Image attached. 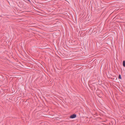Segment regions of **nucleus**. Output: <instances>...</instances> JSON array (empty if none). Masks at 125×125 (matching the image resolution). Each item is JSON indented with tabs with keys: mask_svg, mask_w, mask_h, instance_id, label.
<instances>
[{
	"mask_svg": "<svg viewBox=\"0 0 125 125\" xmlns=\"http://www.w3.org/2000/svg\"><path fill=\"white\" fill-rule=\"evenodd\" d=\"M118 78L119 79H121V75L120 74H119L118 76Z\"/></svg>",
	"mask_w": 125,
	"mask_h": 125,
	"instance_id": "7ed1b4c3",
	"label": "nucleus"
},
{
	"mask_svg": "<svg viewBox=\"0 0 125 125\" xmlns=\"http://www.w3.org/2000/svg\"><path fill=\"white\" fill-rule=\"evenodd\" d=\"M76 117V114H73L72 115H71L70 116V118H74Z\"/></svg>",
	"mask_w": 125,
	"mask_h": 125,
	"instance_id": "f257e3e1",
	"label": "nucleus"
},
{
	"mask_svg": "<svg viewBox=\"0 0 125 125\" xmlns=\"http://www.w3.org/2000/svg\"><path fill=\"white\" fill-rule=\"evenodd\" d=\"M123 66L125 67V61H123Z\"/></svg>",
	"mask_w": 125,
	"mask_h": 125,
	"instance_id": "f03ea898",
	"label": "nucleus"
}]
</instances>
